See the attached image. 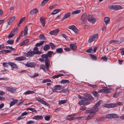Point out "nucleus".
<instances>
[{
  "label": "nucleus",
  "mask_w": 124,
  "mask_h": 124,
  "mask_svg": "<svg viewBox=\"0 0 124 124\" xmlns=\"http://www.w3.org/2000/svg\"><path fill=\"white\" fill-rule=\"evenodd\" d=\"M79 98L81 99L78 102V104L80 105H87L90 104L92 97L87 94L84 95L83 97L79 96Z\"/></svg>",
  "instance_id": "1"
},
{
  "label": "nucleus",
  "mask_w": 124,
  "mask_h": 124,
  "mask_svg": "<svg viewBox=\"0 0 124 124\" xmlns=\"http://www.w3.org/2000/svg\"><path fill=\"white\" fill-rule=\"evenodd\" d=\"M102 102L101 101H99L96 103L94 107L89 111V115L85 119L86 120H88L93 116L96 114V113L98 110V109L97 107L99 106Z\"/></svg>",
  "instance_id": "2"
},
{
  "label": "nucleus",
  "mask_w": 124,
  "mask_h": 124,
  "mask_svg": "<svg viewBox=\"0 0 124 124\" xmlns=\"http://www.w3.org/2000/svg\"><path fill=\"white\" fill-rule=\"evenodd\" d=\"M35 99L36 100L39 101L41 103L46 106L48 107H49L50 106V105L49 104L47 103L45 101L40 98L36 97L35 98Z\"/></svg>",
  "instance_id": "3"
},
{
  "label": "nucleus",
  "mask_w": 124,
  "mask_h": 124,
  "mask_svg": "<svg viewBox=\"0 0 124 124\" xmlns=\"http://www.w3.org/2000/svg\"><path fill=\"white\" fill-rule=\"evenodd\" d=\"M63 87L60 85H55L54 87V88H52V91L55 92H57V90H60L63 89Z\"/></svg>",
  "instance_id": "4"
},
{
  "label": "nucleus",
  "mask_w": 124,
  "mask_h": 124,
  "mask_svg": "<svg viewBox=\"0 0 124 124\" xmlns=\"http://www.w3.org/2000/svg\"><path fill=\"white\" fill-rule=\"evenodd\" d=\"M98 34H95L91 36L89 38L88 42L89 43H91L94 40L97 39V38Z\"/></svg>",
  "instance_id": "5"
},
{
  "label": "nucleus",
  "mask_w": 124,
  "mask_h": 124,
  "mask_svg": "<svg viewBox=\"0 0 124 124\" xmlns=\"http://www.w3.org/2000/svg\"><path fill=\"white\" fill-rule=\"evenodd\" d=\"M87 19L89 22H91L93 23H94L96 22L95 19L93 16L91 15H89L88 16Z\"/></svg>",
  "instance_id": "6"
},
{
  "label": "nucleus",
  "mask_w": 124,
  "mask_h": 124,
  "mask_svg": "<svg viewBox=\"0 0 124 124\" xmlns=\"http://www.w3.org/2000/svg\"><path fill=\"white\" fill-rule=\"evenodd\" d=\"M117 115L115 114H108L106 116L107 118L112 119L113 118H116L118 117Z\"/></svg>",
  "instance_id": "7"
},
{
  "label": "nucleus",
  "mask_w": 124,
  "mask_h": 124,
  "mask_svg": "<svg viewBox=\"0 0 124 124\" xmlns=\"http://www.w3.org/2000/svg\"><path fill=\"white\" fill-rule=\"evenodd\" d=\"M109 8L110 9L115 10H118L122 8L119 5L110 6H109Z\"/></svg>",
  "instance_id": "8"
},
{
  "label": "nucleus",
  "mask_w": 124,
  "mask_h": 124,
  "mask_svg": "<svg viewBox=\"0 0 124 124\" xmlns=\"http://www.w3.org/2000/svg\"><path fill=\"white\" fill-rule=\"evenodd\" d=\"M87 15L86 13H84L81 16L80 21L81 23H83L86 20Z\"/></svg>",
  "instance_id": "9"
},
{
  "label": "nucleus",
  "mask_w": 124,
  "mask_h": 124,
  "mask_svg": "<svg viewBox=\"0 0 124 124\" xmlns=\"http://www.w3.org/2000/svg\"><path fill=\"white\" fill-rule=\"evenodd\" d=\"M38 54V52L37 51L35 52L31 51L28 52L25 55L27 57L31 56L34 54Z\"/></svg>",
  "instance_id": "10"
},
{
  "label": "nucleus",
  "mask_w": 124,
  "mask_h": 124,
  "mask_svg": "<svg viewBox=\"0 0 124 124\" xmlns=\"http://www.w3.org/2000/svg\"><path fill=\"white\" fill-rule=\"evenodd\" d=\"M103 107L108 108H113L116 107V105L114 103L106 104L104 105Z\"/></svg>",
  "instance_id": "11"
},
{
  "label": "nucleus",
  "mask_w": 124,
  "mask_h": 124,
  "mask_svg": "<svg viewBox=\"0 0 124 124\" xmlns=\"http://www.w3.org/2000/svg\"><path fill=\"white\" fill-rule=\"evenodd\" d=\"M7 89L11 93H14L16 92V88L14 87H6Z\"/></svg>",
  "instance_id": "12"
},
{
  "label": "nucleus",
  "mask_w": 124,
  "mask_h": 124,
  "mask_svg": "<svg viewBox=\"0 0 124 124\" xmlns=\"http://www.w3.org/2000/svg\"><path fill=\"white\" fill-rule=\"evenodd\" d=\"M69 29L72 30L75 33H76L78 32V30L76 27L73 25L70 26L69 27Z\"/></svg>",
  "instance_id": "13"
},
{
  "label": "nucleus",
  "mask_w": 124,
  "mask_h": 124,
  "mask_svg": "<svg viewBox=\"0 0 124 124\" xmlns=\"http://www.w3.org/2000/svg\"><path fill=\"white\" fill-rule=\"evenodd\" d=\"M59 31V30L58 29H56L50 31L49 34L51 35H56L57 34Z\"/></svg>",
  "instance_id": "14"
},
{
  "label": "nucleus",
  "mask_w": 124,
  "mask_h": 124,
  "mask_svg": "<svg viewBox=\"0 0 124 124\" xmlns=\"http://www.w3.org/2000/svg\"><path fill=\"white\" fill-rule=\"evenodd\" d=\"M16 18L15 16H12L7 21L8 25H9L11 24L13 21Z\"/></svg>",
  "instance_id": "15"
},
{
  "label": "nucleus",
  "mask_w": 124,
  "mask_h": 124,
  "mask_svg": "<svg viewBox=\"0 0 124 124\" xmlns=\"http://www.w3.org/2000/svg\"><path fill=\"white\" fill-rule=\"evenodd\" d=\"M104 21L106 25L108 24L110 22V19L108 17H106L104 18Z\"/></svg>",
  "instance_id": "16"
},
{
  "label": "nucleus",
  "mask_w": 124,
  "mask_h": 124,
  "mask_svg": "<svg viewBox=\"0 0 124 124\" xmlns=\"http://www.w3.org/2000/svg\"><path fill=\"white\" fill-rule=\"evenodd\" d=\"M26 58L24 56H19L16 57L15 60L17 61H22L26 59Z\"/></svg>",
  "instance_id": "17"
},
{
  "label": "nucleus",
  "mask_w": 124,
  "mask_h": 124,
  "mask_svg": "<svg viewBox=\"0 0 124 124\" xmlns=\"http://www.w3.org/2000/svg\"><path fill=\"white\" fill-rule=\"evenodd\" d=\"M32 118L36 120H41L43 118V117L41 116L38 115L34 116Z\"/></svg>",
  "instance_id": "18"
},
{
  "label": "nucleus",
  "mask_w": 124,
  "mask_h": 124,
  "mask_svg": "<svg viewBox=\"0 0 124 124\" xmlns=\"http://www.w3.org/2000/svg\"><path fill=\"white\" fill-rule=\"evenodd\" d=\"M70 48L73 50H75L77 48V46L75 44H70Z\"/></svg>",
  "instance_id": "19"
},
{
  "label": "nucleus",
  "mask_w": 124,
  "mask_h": 124,
  "mask_svg": "<svg viewBox=\"0 0 124 124\" xmlns=\"http://www.w3.org/2000/svg\"><path fill=\"white\" fill-rule=\"evenodd\" d=\"M40 22L43 26H45V20L44 17H41L40 19Z\"/></svg>",
  "instance_id": "20"
},
{
  "label": "nucleus",
  "mask_w": 124,
  "mask_h": 124,
  "mask_svg": "<svg viewBox=\"0 0 124 124\" xmlns=\"http://www.w3.org/2000/svg\"><path fill=\"white\" fill-rule=\"evenodd\" d=\"M9 64L11 67L13 68H16L17 67L16 65L14 63L9 62Z\"/></svg>",
  "instance_id": "21"
},
{
  "label": "nucleus",
  "mask_w": 124,
  "mask_h": 124,
  "mask_svg": "<svg viewBox=\"0 0 124 124\" xmlns=\"http://www.w3.org/2000/svg\"><path fill=\"white\" fill-rule=\"evenodd\" d=\"M38 12L37 9L35 8L31 10L30 12V13L31 15H33L36 14Z\"/></svg>",
  "instance_id": "22"
},
{
  "label": "nucleus",
  "mask_w": 124,
  "mask_h": 124,
  "mask_svg": "<svg viewBox=\"0 0 124 124\" xmlns=\"http://www.w3.org/2000/svg\"><path fill=\"white\" fill-rule=\"evenodd\" d=\"M29 42V40L28 39H26L25 40H24L20 44V46H23L24 45L26 44H28Z\"/></svg>",
  "instance_id": "23"
},
{
  "label": "nucleus",
  "mask_w": 124,
  "mask_h": 124,
  "mask_svg": "<svg viewBox=\"0 0 124 124\" xmlns=\"http://www.w3.org/2000/svg\"><path fill=\"white\" fill-rule=\"evenodd\" d=\"M25 65L26 66L28 67H33L34 65V64L32 63H29L27 64H25Z\"/></svg>",
  "instance_id": "24"
},
{
  "label": "nucleus",
  "mask_w": 124,
  "mask_h": 124,
  "mask_svg": "<svg viewBox=\"0 0 124 124\" xmlns=\"http://www.w3.org/2000/svg\"><path fill=\"white\" fill-rule=\"evenodd\" d=\"M71 15V14L70 12H68L65 14L64 16L63 17V19H66L69 17Z\"/></svg>",
  "instance_id": "25"
},
{
  "label": "nucleus",
  "mask_w": 124,
  "mask_h": 124,
  "mask_svg": "<svg viewBox=\"0 0 124 124\" xmlns=\"http://www.w3.org/2000/svg\"><path fill=\"white\" fill-rule=\"evenodd\" d=\"M45 63L46 68L47 70H48L49 68V65L50 64L49 61L48 60H46Z\"/></svg>",
  "instance_id": "26"
},
{
  "label": "nucleus",
  "mask_w": 124,
  "mask_h": 124,
  "mask_svg": "<svg viewBox=\"0 0 124 124\" xmlns=\"http://www.w3.org/2000/svg\"><path fill=\"white\" fill-rule=\"evenodd\" d=\"M50 48L49 45H45L43 47V49L45 51H47Z\"/></svg>",
  "instance_id": "27"
},
{
  "label": "nucleus",
  "mask_w": 124,
  "mask_h": 124,
  "mask_svg": "<svg viewBox=\"0 0 124 124\" xmlns=\"http://www.w3.org/2000/svg\"><path fill=\"white\" fill-rule=\"evenodd\" d=\"M18 100H15L11 102L10 104V107L13 105L17 103V102Z\"/></svg>",
  "instance_id": "28"
},
{
  "label": "nucleus",
  "mask_w": 124,
  "mask_h": 124,
  "mask_svg": "<svg viewBox=\"0 0 124 124\" xmlns=\"http://www.w3.org/2000/svg\"><path fill=\"white\" fill-rule=\"evenodd\" d=\"M28 31V29L27 26H25L24 28V36H25L27 35V31Z\"/></svg>",
  "instance_id": "29"
},
{
  "label": "nucleus",
  "mask_w": 124,
  "mask_h": 124,
  "mask_svg": "<svg viewBox=\"0 0 124 124\" xmlns=\"http://www.w3.org/2000/svg\"><path fill=\"white\" fill-rule=\"evenodd\" d=\"M34 92L33 91L28 90L25 92L24 93V94L27 95L29 94H32L34 93Z\"/></svg>",
  "instance_id": "30"
},
{
  "label": "nucleus",
  "mask_w": 124,
  "mask_h": 124,
  "mask_svg": "<svg viewBox=\"0 0 124 124\" xmlns=\"http://www.w3.org/2000/svg\"><path fill=\"white\" fill-rule=\"evenodd\" d=\"M63 75V74H56L55 75L52 77V78L53 79L55 78H57L59 77L62 76Z\"/></svg>",
  "instance_id": "31"
},
{
  "label": "nucleus",
  "mask_w": 124,
  "mask_h": 124,
  "mask_svg": "<svg viewBox=\"0 0 124 124\" xmlns=\"http://www.w3.org/2000/svg\"><path fill=\"white\" fill-rule=\"evenodd\" d=\"M39 38L40 40H45L46 39V38L43 34H41Z\"/></svg>",
  "instance_id": "32"
},
{
  "label": "nucleus",
  "mask_w": 124,
  "mask_h": 124,
  "mask_svg": "<svg viewBox=\"0 0 124 124\" xmlns=\"http://www.w3.org/2000/svg\"><path fill=\"white\" fill-rule=\"evenodd\" d=\"M80 10H77L72 11L71 13L72 15H74L75 14H78L80 13Z\"/></svg>",
  "instance_id": "33"
},
{
  "label": "nucleus",
  "mask_w": 124,
  "mask_h": 124,
  "mask_svg": "<svg viewBox=\"0 0 124 124\" xmlns=\"http://www.w3.org/2000/svg\"><path fill=\"white\" fill-rule=\"evenodd\" d=\"M69 81L68 80L63 79L62 80L61 82L62 84H66L68 83L69 82Z\"/></svg>",
  "instance_id": "34"
},
{
  "label": "nucleus",
  "mask_w": 124,
  "mask_h": 124,
  "mask_svg": "<svg viewBox=\"0 0 124 124\" xmlns=\"http://www.w3.org/2000/svg\"><path fill=\"white\" fill-rule=\"evenodd\" d=\"M66 100H62L59 101L58 103L59 105H61L67 102Z\"/></svg>",
  "instance_id": "35"
},
{
  "label": "nucleus",
  "mask_w": 124,
  "mask_h": 124,
  "mask_svg": "<svg viewBox=\"0 0 124 124\" xmlns=\"http://www.w3.org/2000/svg\"><path fill=\"white\" fill-rule=\"evenodd\" d=\"M44 41H42L40 42L39 43H37L36 44V46H39L42 45H43L44 43Z\"/></svg>",
  "instance_id": "36"
},
{
  "label": "nucleus",
  "mask_w": 124,
  "mask_h": 124,
  "mask_svg": "<svg viewBox=\"0 0 124 124\" xmlns=\"http://www.w3.org/2000/svg\"><path fill=\"white\" fill-rule=\"evenodd\" d=\"M60 10L59 9H56L55 10H54L53 12H52L51 14V15H54L55 14L59 12Z\"/></svg>",
  "instance_id": "37"
},
{
  "label": "nucleus",
  "mask_w": 124,
  "mask_h": 124,
  "mask_svg": "<svg viewBox=\"0 0 124 124\" xmlns=\"http://www.w3.org/2000/svg\"><path fill=\"white\" fill-rule=\"evenodd\" d=\"M18 29L17 28H16L14 29L11 31L12 33L14 35L17 32Z\"/></svg>",
  "instance_id": "38"
},
{
  "label": "nucleus",
  "mask_w": 124,
  "mask_h": 124,
  "mask_svg": "<svg viewBox=\"0 0 124 124\" xmlns=\"http://www.w3.org/2000/svg\"><path fill=\"white\" fill-rule=\"evenodd\" d=\"M53 54L54 52L53 51H49L47 52V54L48 57H51L52 54Z\"/></svg>",
  "instance_id": "39"
},
{
  "label": "nucleus",
  "mask_w": 124,
  "mask_h": 124,
  "mask_svg": "<svg viewBox=\"0 0 124 124\" xmlns=\"http://www.w3.org/2000/svg\"><path fill=\"white\" fill-rule=\"evenodd\" d=\"M41 57L44 59H45L46 60H48V57L47 55V54H43L41 55Z\"/></svg>",
  "instance_id": "40"
},
{
  "label": "nucleus",
  "mask_w": 124,
  "mask_h": 124,
  "mask_svg": "<svg viewBox=\"0 0 124 124\" xmlns=\"http://www.w3.org/2000/svg\"><path fill=\"white\" fill-rule=\"evenodd\" d=\"M118 42V41L117 40H112L109 42L110 44H114L117 43Z\"/></svg>",
  "instance_id": "41"
},
{
  "label": "nucleus",
  "mask_w": 124,
  "mask_h": 124,
  "mask_svg": "<svg viewBox=\"0 0 124 124\" xmlns=\"http://www.w3.org/2000/svg\"><path fill=\"white\" fill-rule=\"evenodd\" d=\"M25 17H23L22 18L21 20H20L19 23L17 25L18 26H19L20 25L21 23H22L23 22L24 20Z\"/></svg>",
  "instance_id": "42"
},
{
  "label": "nucleus",
  "mask_w": 124,
  "mask_h": 124,
  "mask_svg": "<svg viewBox=\"0 0 124 124\" xmlns=\"http://www.w3.org/2000/svg\"><path fill=\"white\" fill-rule=\"evenodd\" d=\"M56 51L58 53H62L63 50L62 48H60L57 49Z\"/></svg>",
  "instance_id": "43"
},
{
  "label": "nucleus",
  "mask_w": 124,
  "mask_h": 124,
  "mask_svg": "<svg viewBox=\"0 0 124 124\" xmlns=\"http://www.w3.org/2000/svg\"><path fill=\"white\" fill-rule=\"evenodd\" d=\"M14 42V40H9L7 41V43L8 44L10 45H13Z\"/></svg>",
  "instance_id": "44"
},
{
  "label": "nucleus",
  "mask_w": 124,
  "mask_h": 124,
  "mask_svg": "<svg viewBox=\"0 0 124 124\" xmlns=\"http://www.w3.org/2000/svg\"><path fill=\"white\" fill-rule=\"evenodd\" d=\"M92 93L93 95L96 97H97L99 95L98 93L96 91H93Z\"/></svg>",
  "instance_id": "45"
},
{
  "label": "nucleus",
  "mask_w": 124,
  "mask_h": 124,
  "mask_svg": "<svg viewBox=\"0 0 124 124\" xmlns=\"http://www.w3.org/2000/svg\"><path fill=\"white\" fill-rule=\"evenodd\" d=\"M40 69L43 70L44 71H46V69L44 65L41 64L40 66Z\"/></svg>",
  "instance_id": "46"
},
{
  "label": "nucleus",
  "mask_w": 124,
  "mask_h": 124,
  "mask_svg": "<svg viewBox=\"0 0 124 124\" xmlns=\"http://www.w3.org/2000/svg\"><path fill=\"white\" fill-rule=\"evenodd\" d=\"M27 110L31 111L32 112H34L35 113H36V110H35L34 108H27Z\"/></svg>",
  "instance_id": "47"
},
{
  "label": "nucleus",
  "mask_w": 124,
  "mask_h": 124,
  "mask_svg": "<svg viewBox=\"0 0 124 124\" xmlns=\"http://www.w3.org/2000/svg\"><path fill=\"white\" fill-rule=\"evenodd\" d=\"M51 82V80L49 79H46L42 81V83H44L47 82Z\"/></svg>",
  "instance_id": "48"
},
{
  "label": "nucleus",
  "mask_w": 124,
  "mask_h": 124,
  "mask_svg": "<svg viewBox=\"0 0 124 124\" xmlns=\"http://www.w3.org/2000/svg\"><path fill=\"white\" fill-rule=\"evenodd\" d=\"M91 57L92 59L94 60H96L97 59V57L95 56L93 54H91Z\"/></svg>",
  "instance_id": "49"
},
{
  "label": "nucleus",
  "mask_w": 124,
  "mask_h": 124,
  "mask_svg": "<svg viewBox=\"0 0 124 124\" xmlns=\"http://www.w3.org/2000/svg\"><path fill=\"white\" fill-rule=\"evenodd\" d=\"M11 51V50H3L2 51V52L4 54H6L8 53H10Z\"/></svg>",
  "instance_id": "50"
},
{
  "label": "nucleus",
  "mask_w": 124,
  "mask_h": 124,
  "mask_svg": "<svg viewBox=\"0 0 124 124\" xmlns=\"http://www.w3.org/2000/svg\"><path fill=\"white\" fill-rule=\"evenodd\" d=\"M9 65V62L8 63L4 62L3 63V65L5 67H8V65Z\"/></svg>",
  "instance_id": "51"
},
{
  "label": "nucleus",
  "mask_w": 124,
  "mask_h": 124,
  "mask_svg": "<svg viewBox=\"0 0 124 124\" xmlns=\"http://www.w3.org/2000/svg\"><path fill=\"white\" fill-rule=\"evenodd\" d=\"M14 34L12 32H11L9 34V35L8 36V38L9 39L11 38L12 37L14 36Z\"/></svg>",
  "instance_id": "52"
},
{
  "label": "nucleus",
  "mask_w": 124,
  "mask_h": 124,
  "mask_svg": "<svg viewBox=\"0 0 124 124\" xmlns=\"http://www.w3.org/2000/svg\"><path fill=\"white\" fill-rule=\"evenodd\" d=\"M93 51V49L92 48H89V49H88L87 50H86V52H87V53H91Z\"/></svg>",
  "instance_id": "53"
},
{
  "label": "nucleus",
  "mask_w": 124,
  "mask_h": 124,
  "mask_svg": "<svg viewBox=\"0 0 124 124\" xmlns=\"http://www.w3.org/2000/svg\"><path fill=\"white\" fill-rule=\"evenodd\" d=\"M6 47L7 48V49H9L11 50V51H13L14 50H15V49L14 48L12 47H11L9 46H6Z\"/></svg>",
  "instance_id": "54"
},
{
  "label": "nucleus",
  "mask_w": 124,
  "mask_h": 124,
  "mask_svg": "<svg viewBox=\"0 0 124 124\" xmlns=\"http://www.w3.org/2000/svg\"><path fill=\"white\" fill-rule=\"evenodd\" d=\"M110 92V91L108 89L104 88V93H109Z\"/></svg>",
  "instance_id": "55"
},
{
  "label": "nucleus",
  "mask_w": 124,
  "mask_h": 124,
  "mask_svg": "<svg viewBox=\"0 0 124 124\" xmlns=\"http://www.w3.org/2000/svg\"><path fill=\"white\" fill-rule=\"evenodd\" d=\"M48 0H44L41 3V4L44 5L48 1Z\"/></svg>",
  "instance_id": "56"
},
{
  "label": "nucleus",
  "mask_w": 124,
  "mask_h": 124,
  "mask_svg": "<svg viewBox=\"0 0 124 124\" xmlns=\"http://www.w3.org/2000/svg\"><path fill=\"white\" fill-rule=\"evenodd\" d=\"M88 86H90L94 88H96V87H97V85H93L90 84H89L88 85Z\"/></svg>",
  "instance_id": "57"
},
{
  "label": "nucleus",
  "mask_w": 124,
  "mask_h": 124,
  "mask_svg": "<svg viewBox=\"0 0 124 124\" xmlns=\"http://www.w3.org/2000/svg\"><path fill=\"white\" fill-rule=\"evenodd\" d=\"M28 114V113L26 112H25L22 113L21 114V116H24L27 115Z\"/></svg>",
  "instance_id": "58"
},
{
  "label": "nucleus",
  "mask_w": 124,
  "mask_h": 124,
  "mask_svg": "<svg viewBox=\"0 0 124 124\" xmlns=\"http://www.w3.org/2000/svg\"><path fill=\"white\" fill-rule=\"evenodd\" d=\"M38 48L37 47H35L34 48L33 51H34L35 52L37 51L38 52V54H39L40 53H39V51H38Z\"/></svg>",
  "instance_id": "59"
},
{
  "label": "nucleus",
  "mask_w": 124,
  "mask_h": 124,
  "mask_svg": "<svg viewBox=\"0 0 124 124\" xmlns=\"http://www.w3.org/2000/svg\"><path fill=\"white\" fill-rule=\"evenodd\" d=\"M75 119V117H73L69 118H66V119L69 120H71Z\"/></svg>",
  "instance_id": "60"
},
{
  "label": "nucleus",
  "mask_w": 124,
  "mask_h": 124,
  "mask_svg": "<svg viewBox=\"0 0 124 124\" xmlns=\"http://www.w3.org/2000/svg\"><path fill=\"white\" fill-rule=\"evenodd\" d=\"M46 121H48L50 118V117L49 116H47L44 117Z\"/></svg>",
  "instance_id": "61"
},
{
  "label": "nucleus",
  "mask_w": 124,
  "mask_h": 124,
  "mask_svg": "<svg viewBox=\"0 0 124 124\" xmlns=\"http://www.w3.org/2000/svg\"><path fill=\"white\" fill-rule=\"evenodd\" d=\"M49 44L50 46H51V48L52 49L54 47H55L54 45L51 42Z\"/></svg>",
  "instance_id": "62"
},
{
  "label": "nucleus",
  "mask_w": 124,
  "mask_h": 124,
  "mask_svg": "<svg viewBox=\"0 0 124 124\" xmlns=\"http://www.w3.org/2000/svg\"><path fill=\"white\" fill-rule=\"evenodd\" d=\"M34 123V121H28L26 123V124H33Z\"/></svg>",
  "instance_id": "63"
},
{
  "label": "nucleus",
  "mask_w": 124,
  "mask_h": 124,
  "mask_svg": "<svg viewBox=\"0 0 124 124\" xmlns=\"http://www.w3.org/2000/svg\"><path fill=\"white\" fill-rule=\"evenodd\" d=\"M86 109V108L84 106H82L81 108L80 109V110H85Z\"/></svg>",
  "instance_id": "64"
}]
</instances>
